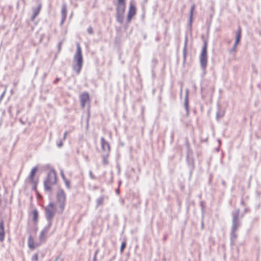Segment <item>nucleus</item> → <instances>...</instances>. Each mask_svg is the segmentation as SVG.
Segmentation results:
<instances>
[{
    "label": "nucleus",
    "mask_w": 261,
    "mask_h": 261,
    "mask_svg": "<svg viewBox=\"0 0 261 261\" xmlns=\"http://www.w3.org/2000/svg\"><path fill=\"white\" fill-rule=\"evenodd\" d=\"M77 47L76 53L73 57V69L75 70L77 74L80 73L81 70L82 69L83 64V59L82 53V49L80 47V44H77Z\"/></svg>",
    "instance_id": "1"
},
{
    "label": "nucleus",
    "mask_w": 261,
    "mask_h": 261,
    "mask_svg": "<svg viewBox=\"0 0 261 261\" xmlns=\"http://www.w3.org/2000/svg\"><path fill=\"white\" fill-rule=\"evenodd\" d=\"M57 182V175L54 170L48 172L46 178L44 181V190L46 191H51V186Z\"/></svg>",
    "instance_id": "2"
},
{
    "label": "nucleus",
    "mask_w": 261,
    "mask_h": 261,
    "mask_svg": "<svg viewBox=\"0 0 261 261\" xmlns=\"http://www.w3.org/2000/svg\"><path fill=\"white\" fill-rule=\"evenodd\" d=\"M56 207L53 202H50L49 204L45 208V215L46 220L47 221V225L51 226L52 225V221L56 213Z\"/></svg>",
    "instance_id": "3"
},
{
    "label": "nucleus",
    "mask_w": 261,
    "mask_h": 261,
    "mask_svg": "<svg viewBox=\"0 0 261 261\" xmlns=\"http://www.w3.org/2000/svg\"><path fill=\"white\" fill-rule=\"evenodd\" d=\"M200 63L202 69H205L207 63V42L204 41L200 55Z\"/></svg>",
    "instance_id": "4"
},
{
    "label": "nucleus",
    "mask_w": 261,
    "mask_h": 261,
    "mask_svg": "<svg viewBox=\"0 0 261 261\" xmlns=\"http://www.w3.org/2000/svg\"><path fill=\"white\" fill-rule=\"evenodd\" d=\"M66 200V195L62 189H60L57 194V200L58 203L59 204L60 213H62L65 207V202Z\"/></svg>",
    "instance_id": "5"
},
{
    "label": "nucleus",
    "mask_w": 261,
    "mask_h": 261,
    "mask_svg": "<svg viewBox=\"0 0 261 261\" xmlns=\"http://www.w3.org/2000/svg\"><path fill=\"white\" fill-rule=\"evenodd\" d=\"M240 210L237 209L235 212L232 213V228L233 230H237L241 225V221L239 219Z\"/></svg>",
    "instance_id": "6"
},
{
    "label": "nucleus",
    "mask_w": 261,
    "mask_h": 261,
    "mask_svg": "<svg viewBox=\"0 0 261 261\" xmlns=\"http://www.w3.org/2000/svg\"><path fill=\"white\" fill-rule=\"evenodd\" d=\"M81 106L83 108L85 107L87 103L90 101L89 95L88 92H84L80 96Z\"/></svg>",
    "instance_id": "7"
},
{
    "label": "nucleus",
    "mask_w": 261,
    "mask_h": 261,
    "mask_svg": "<svg viewBox=\"0 0 261 261\" xmlns=\"http://www.w3.org/2000/svg\"><path fill=\"white\" fill-rule=\"evenodd\" d=\"M100 144L102 149L106 153H109L110 151V146L108 142L106 141L103 137L101 138Z\"/></svg>",
    "instance_id": "8"
},
{
    "label": "nucleus",
    "mask_w": 261,
    "mask_h": 261,
    "mask_svg": "<svg viewBox=\"0 0 261 261\" xmlns=\"http://www.w3.org/2000/svg\"><path fill=\"white\" fill-rule=\"evenodd\" d=\"M42 8V5L41 3H39L36 8L33 7L32 8L33 11V15L31 18V20L33 21L35 19V18L39 14L41 9Z\"/></svg>",
    "instance_id": "9"
},
{
    "label": "nucleus",
    "mask_w": 261,
    "mask_h": 261,
    "mask_svg": "<svg viewBox=\"0 0 261 261\" xmlns=\"http://www.w3.org/2000/svg\"><path fill=\"white\" fill-rule=\"evenodd\" d=\"M136 7L132 4H130L129 8L128 13L127 14V20L129 21L132 17L136 14Z\"/></svg>",
    "instance_id": "10"
},
{
    "label": "nucleus",
    "mask_w": 261,
    "mask_h": 261,
    "mask_svg": "<svg viewBox=\"0 0 261 261\" xmlns=\"http://www.w3.org/2000/svg\"><path fill=\"white\" fill-rule=\"evenodd\" d=\"M51 226L46 225L41 231L40 234V240L41 242H44L46 240V235L48 233Z\"/></svg>",
    "instance_id": "11"
},
{
    "label": "nucleus",
    "mask_w": 261,
    "mask_h": 261,
    "mask_svg": "<svg viewBox=\"0 0 261 261\" xmlns=\"http://www.w3.org/2000/svg\"><path fill=\"white\" fill-rule=\"evenodd\" d=\"M61 15V23H63L66 19L67 15V6L65 3H63L62 5Z\"/></svg>",
    "instance_id": "12"
},
{
    "label": "nucleus",
    "mask_w": 261,
    "mask_h": 261,
    "mask_svg": "<svg viewBox=\"0 0 261 261\" xmlns=\"http://www.w3.org/2000/svg\"><path fill=\"white\" fill-rule=\"evenodd\" d=\"M184 107L186 111V115L188 116L189 114V100H188V90H187L186 94L185 96V101H184Z\"/></svg>",
    "instance_id": "13"
},
{
    "label": "nucleus",
    "mask_w": 261,
    "mask_h": 261,
    "mask_svg": "<svg viewBox=\"0 0 261 261\" xmlns=\"http://www.w3.org/2000/svg\"><path fill=\"white\" fill-rule=\"evenodd\" d=\"M5 239L4 223L3 220L0 222V242H3Z\"/></svg>",
    "instance_id": "14"
},
{
    "label": "nucleus",
    "mask_w": 261,
    "mask_h": 261,
    "mask_svg": "<svg viewBox=\"0 0 261 261\" xmlns=\"http://www.w3.org/2000/svg\"><path fill=\"white\" fill-rule=\"evenodd\" d=\"M126 4H117L116 8V13H123L125 9Z\"/></svg>",
    "instance_id": "15"
},
{
    "label": "nucleus",
    "mask_w": 261,
    "mask_h": 261,
    "mask_svg": "<svg viewBox=\"0 0 261 261\" xmlns=\"http://www.w3.org/2000/svg\"><path fill=\"white\" fill-rule=\"evenodd\" d=\"M28 246L31 249H34L36 246L34 245V242L33 237L30 235L28 239Z\"/></svg>",
    "instance_id": "16"
},
{
    "label": "nucleus",
    "mask_w": 261,
    "mask_h": 261,
    "mask_svg": "<svg viewBox=\"0 0 261 261\" xmlns=\"http://www.w3.org/2000/svg\"><path fill=\"white\" fill-rule=\"evenodd\" d=\"M241 38V29H239L237 32L236 33V38H235V42L234 44L236 45H238L239 43L240 39Z\"/></svg>",
    "instance_id": "17"
},
{
    "label": "nucleus",
    "mask_w": 261,
    "mask_h": 261,
    "mask_svg": "<svg viewBox=\"0 0 261 261\" xmlns=\"http://www.w3.org/2000/svg\"><path fill=\"white\" fill-rule=\"evenodd\" d=\"M124 14L123 13H116V19L117 21L122 24L123 22Z\"/></svg>",
    "instance_id": "18"
},
{
    "label": "nucleus",
    "mask_w": 261,
    "mask_h": 261,
    "mask_svg": "<svg viewBox=\"0 0 261 261\" xmlns=\"http://www.w3.org/2000/svg\"><path fill=\"white\" fill-rule=\"evenodd\" d=\"M195 8V5L194 4L192 5V6L191 7L190 12L189 23H190V25H192L193 11H194Z\"/></svg>",
    "instance_id": "19"
},
{
    "label": "nucleus",
    "mask_w": 261,
    "mask_h": 261,
    "mask_svg": "<svg viewBox=\"0 0 261 261\" xmlns=\"http://www.w3.org/2000/svg\"><path fill=\"white\" fill-rule=\"evenodd\" d=\"M37 169H38V167H35L32 169L31 172L30 173V176H29L30 179L31 181H33L35 174L37 170Z\"/></svg>",
    "instance_id": "20"
},
{
    "label": "nucleus",
    "mask_w": 261,
    "mask_h": 261,
    "mask_svg": "<svg viewBox=\"0 0 261 261\" xmlns=\"http://www.w3.org/2000/svg\"><path fill=\"white\" fill-rule=\"evenodd\" d=\"M187 44H188V37H187V36H186L185 38V41H184V47L183 49L184 56L185 58L186 57V55Z\"/></svg>",
    "instance_id": "21"
},
{
    "label": "nucleus",
    "mask_w": 261,
    "mask_h": 261,
    "mask_svg": "<svg viewBox=\"0 0 261 261\" xmlns=\"http://www.w3.org/2000/svg\"><path fill=\"white\" fill-rule=\"evenodd\" d=\"M103 200H104V198L102 196L98 198H97L96 200L97 206L102 205Z\"/></svg>",
    "instance_id": "22"
},
{
    "label": "nucleus",
    "mask_w": 261,
    "mask_h": 261,
    "mask_svg": "<svg viewBox=\"0 0 261 261\" xmlns=\"http://www.w3.org/2000/svg\"><path fill=\"white\" fill-rule=\"evenodd\" d=\"M32 213H33V221H37V219H38V213L37 210H34Z\"/></svg>",
    "instance_id": "23"
},
{
    "label": "nucleus",
    "mask_w": 261,
    "mask_h": 261,
    "mask_svg": "<svg viewBox=\"0 0 261 261\" xmlns=\"http://www.w3.org/2000/svg\"><path fill=\"white\" fill-rule=\"evenodd\" d=\"M237 230H233L232 229H231V234H230V237H231V240L232 241H233L234 240L236 239L237 237V234L236 233V231Z\"/></svg>",
    "instance_id": "24"
},
{
    "label": "nucleus",
    "mask_w": 261,
    "mask_h": 261,
    "mask_svg": "<svg viewBox=\"0 0 261 261\" xmlns=\"http://www.w3.org/2000/svg\"><path fill=\"white\" fill-rule=\"evenodd\" d=\"M108 156V153H107V154L103 155L102 156V163L105 165H106L108 164V161L107 160Z\"/></svg>",
    "instance_id": "25"
},
{
    "label": "nucleus",
    "mask_w": 261,
    "mask_h": 261,
    "mask_svg": "<svg viewBox=\"0 0 261 261\" xmlns=\"http://www.w3.org/2000/svg\"><path fill=\"white\" fill-rule=\"evenodd\" d=\"M223 115H224V114L223 112L221 113L220 111H218L216 114L217 119L218 120L219 119V118L223 117Z\"/></svg>",
    "instance_id": "26"
},
{
    "label": "nucleus",
    "mask_w": 261,
    "mask_h": 261,
    "mask_svg": "<svg viewBox=\"0 0 261 261\" xmlns=\"http://www.w3.org/2000/svg\"><path fill=\"white\" fill-rule=\"evenodd\" d=\"M126 247V243L125 242H122V244H121V247H120V251L121 252H123V250L124 249V248H125Z\"/></svg>",
    "instance_id": "27"
},
{
    "label": "nucleus",
    "mask_w": 261,
    "mask_h": 261,
    "mask_svg": "<svg viewBox=\"0 0 261 261\" xmlns=\"http://www.w3.org/2000/svg\"><path fill=\"white\" fill-rule=\"evenodd\" d=\"M64 181L65 182V185H66L67 188L69 189L70 188V181L68 179H66Z\"/></svg>",
    "instance_id": "28"
},
{
    "label": "nucleus",
    "mask_w": 261,
    "mask_h": 261,
    "mask_svg": "<svg viewBox=\"0 0 261 261\" xmlns=\"http://www.w3.org/2000/svg\"><path fill=\"white\" fill-rule=\"evenodd\" d=\"M87 32L90 34V35H92L93 34V29L91 27H89L87 29Z\"/></svg>",
    "instance_id": "29"
},
{
    "label": "nucleus",
    "mask_w": 261,
    "mask_h": 261,
    "mask_svg": "<svg viewBox=\"0 0 261 261\" xmlns=\"http://www.w3.org/2000/svg\"><path fill=\"white\" fill-rule=\"evenodd\" d=\"M237 46V45H236L234 43L233 47H232V48H231L230 49L229 52L230 53L236 52Z\"/></svg>",
    "instance_id": "30"
},
{
    "label": "nucleus",
    "mask_w": 261,
    "mask_h": 261,
    "mask_svg": "<svg viewBox=\"0 0 261 261\" xmlns=\"http://www.w3.org/2000/svg\"><path fill=\"white\" fill-rule=\"evenodd\" d=\"M38 257V254H37V253L35 254L32 258V261H37Z\"/></svg>",
    "instance_id": "31"
},
{
    "label": "nucleus",
    "mask_w": 261,
    "mask_h": 261,
    "mask_svg": "<svg viewBox=\"0 0 261 261\" xmlns=\"http://www.w3.org/2000/svg\"><path fill=\"white\" fill-rule=\"evenodd\" d=\"M62 45V41L59 42L58 44V53H60L61 51Z\"/></svg>",
    "instance_id": "32"
},
{
    "label": "nucleus",
    "mask_w": 261,
    "mask_h": 261,
    "mask_svg": "<svg viewBox=\"0 0 261 261\" xmlns=\"http://www.w3.org/2000/svg\"><path fill=\"white\" fill-rule=\"evenodd\" d=\"M89 175H90V177L91 179H96V177L94 175V174H93V173L91 171H89Z\"/></svg>",
    "instance_id": "33"
},
{
    "label": "nucleus",
    "mask_w": 261,
    "mask_h": 261,
    "mask_svg": "<svg viewBox=\"0 0 261 261\" xmlns=\"http://www.w3.org/2000/svg\"><path fill=\"white\" fill-rule=\"evenodd\" d=\"M60 174H61V176L62 178H63V179L64 180H65L67 179L66 178V177H65V175H64V172H63V170H61V171H60Z\"/></svg>",
    "instance_id": "34"
},
{
    "label": "nucleus",
    "mask_w": 261,
    "mask_h": 261,
    "mask_svg": "<svg viewBox=\"0 0 261 261\" xmlns=\"http://www.w3.org/2000/svg\"><path fill=\"white\" fill-rule=\"evenodd\" d=\"M57 146L60 148L63 146V142L61 140H60L59 142L57 143Z\"/></svg>",
    "instance_id": "35"
},
{
    "label": "nucleus",
    "mask_w": 261,
    "mask_h": 261,
    "mask_svg": "<svg viewBox=\"0 0 261 261\" xmlns=\"http://www.w3.org/2000/svg\"><path fill=\"white\" fill-rule=\"evenodd\" d=\"M117 4H126L125 0H118Z\"/></svg>",
    "instance_id": "36"
},
{
    "label": "nucleus",
    "mask_w": 261,
    "mask_h": 261,
    "mask_svg": "<svg viewBox=\"0 0 261 261\" xmlns=\"http://www.w3.org/2000/svg\"><path fill=\"white\" fill-rule=\"evenodd\" d=\"M60 81V78H59V77H57V78L55 80V81H54V84H57V82H59V81Z\"/></svg>",
    "instance_id": "37"
},
{
    "label": "nucleus",
    "mask_w": 261,
    "mask_h": 261,
    "mask_svg": "<svg viewBox=\"0 0 261 261\" xmlns=\"http://www.w3.org/2000/svg\"><path fill=\"white\" fill-rule=\"evenodd\" d=\"M67 132H65L64 134V136H63V140H65L66 138V136L67 135Z\"/></svg>",
    "instance_id": "38"
},
{
    "label": "nucleus",
    "mask_w": 261,
    "mask_h": 261,
    "mask_svg": "<svg viewBox=\"0 0 261 261\" xmlns=\"http://www.w3.org/2000/svg\"><path fill=\"white\" fill-rule=\"evenodd\" d=\"M93 261H96V252L95 253L93 259Z\"/></svg>",
    "instance_id": "39"
},
{
    "label": "nucleus",
    "mask_w": 261,
    "mask_h": 261,
    "mask_svg": "<svg viewBox=\"0 0 261 261\" xmlns=\"http://www.w3.org/2000/svg\"><path fill=\"white\" fill-rule=\"evenodd\" d=\"M20 122L22 124H24V122H23V121H22V120L21 119H20Z\"/></svg>",
    "instance_id": "40"
},
{
    "label": "nucleus",
    "mask_w": 261,
    "mask_h": 261,
    "mask_svg": "<svg viewBox=\"0 0 261 261\" xmlns=\"http://www.w3.org/2000/svg\"><path fill=\"white\" fill-rule=\"evenodd\" d=\"M59 257L58 256V257H57L56 258V259H55L54 261H58V259H59Z\"/></svg>",
    "instance_id": "41"
},
{
    "label": "nucleus",
    "mask_w": 261,
    "mask_h": 261,
    "mask_svg": "<svg viewBox=\"0 0 261 261\" xmlns=\"http://www.w3.org/2000/svg\"><path fill=\"white\" fill-rule=\"evenodd\" d=\"M241 204H244V201L243 200H241Z\"/></svg>",
    "instance_id": "42"
},
{
    "label": "nucleus",
    "mask_w": 261,
    "mask_h": 261,
    "mask_svg": "<svg viewBox=\"0 0 261 261\" xmlns=\"http://www.w3.org/2000/svg\"><path fill=\"white\" fill-rule=\"evenodd\" d=\"M187 147L189 148V144L188 143H187Z\"/></svg>",
    "instance_id": "43"
}]
</instances>
